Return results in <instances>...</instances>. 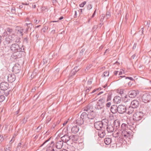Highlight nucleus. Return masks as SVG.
<instances>
[{
	"label": "nucleus",
	"mask_w": 151,
	"mask_h": 151,
	"mask_svg": "<svg viewBox=\"0 0 151 151\" xmlns=\"http://www.w3.org/2000/svg\"><path fill=\"white\" fill-rule=\"evenodd\" d=\"M80 116L84 122L88 123L90 121V120H89L88 114L85 112H83Z\"/></svg>",
	"instance_id": "1a4fd4ad"
},
{
	"label": "nucleus",
	"mask_w": 151,
	"mask_h": 151,
	"mask_svg": "<svg viewBox=\"0 0 151 151\" xmlns=\"http://www.w3.org/2000/svg\"><path fill=\"white\" fill-rule=\"evenodd\" d=\"M76 124H77L78 125H82L84 122L83 120L82 119V118H81V116L76 119Z\"/></svg>",
	"instance_id": "a211bd4d"
},
{
	"label": "nucleus",
	"mask_w": 151,
	"mask_h": 151,
	"mask_svg": "<svg viewBox=\"0 0 151 151\" xmlns=\"http://www.w3.org/2000/svg\"><path fill=\"white\" fill-rule=\"evenodd\" d=\"M96 28H97V27H96V26H94L93 28V29L94 30H95L96 29Z\"/></svg>",
	"instance_id": "69168bd1"
},
{
	"label": "nucleus",
	"mask_w": 151,
	"mask_h": 151,
	"mask_svg": "<svg viewBox=\"0 0 151 151\" xmlns=\"http://www.w3.org/2000/svg\"><path fill=\"white\" fill-rule=\"evenodd\" d=\"M34 21L37 24L39 22V21H38L37 19H35Z\"/></svg>",
	"instance_id": "bf43d9fd"
},
{
	"label": "nucleus",
	"mask_w": 151,
	"mask_h": 151,
	"mask_svg": "<svg viewBox=\"0 0 151 151\" xmlns=\"http://www.w3.org/2000/svg\"><path fill=\"white\" fill-rule=\"evenodd\" d=\"M24 29L22 27H20V29L18 30V33L20 34L22 36L23 35V32L24 31Z\"/></svg>",
	"instance_id": "bb28decb"
},
{
	"label": "nucleus",
	"mask_w": 151,
	"mask_h": 151,
	"mask_svg": "<svg viewBox=\"0 0 151 151\" xmlns=\"http://www.w3.org/2000/svg\"><path fill=\"white\" fill-rule=\"evenodd\" d=\"M104 17V15H102L100 19V21L101 22L103 21Z\"/></svg>",
	"instance_id": "79ce46f5"
},
{
	"label": "nucleus",
	"mask_w": 151,
	"mask_h": 151,
	"mask_svg": "<svg viewBox=\"0 0 151 151\" xmlns=\"http://www.w3.org/2000/svg\"><path fill=\"white\" fill-rule=\"evenodd\" d=\"M88 115L89 120H92L93 119L95 118L96 116V114L93 111H92L90 113H89L88 114Z\"/></svg>",
	"instance_id": "dca6fc26"
},
{
	"label": "nucleus",
	"mask_w": 151,
	"mask_h": 151,
	"mask_svg": "<svg viewBox=\"0 0 151 151\" xmlns=\"http://www.w3.org/2000/svg\"><path fill=\"white\" fill-rule=\"evenodd\" d=\"M95 128L98 130H101V128H105L104 124L101 121H99L95 122L94 124Z\"/></svg>",
	"instance_id": "0eeeda50"
},
{
	"label": "nucleus",
	"mask_w": 151,
	"mask_h": 151,
	"mask_svg": "<svg viewBox=\"0 0 151 151\" xmlns=\"http://www.w3.org/2000/svg\"><path fill=\"white\" fill-rule=\"evenodd\" d=\"M111 96H108L107 98V101L111 100Z\"/></svg>",
	"instance_id": "09e8293b"
},
{
	"label": "nucleus",
	"mask_w": 151,
	"mask_h": 151,
	"mask_svg": "<svg viewBox=\"0 0 151 151\" xmlns=\"http://www.w3.org/2000/svg\"><path fill=\"white\" fill-rule=\"evenodd\" d=\"M111 142V139L109 138H106L104 139V142L106 145H109Z\"/></svg>",
	"instance_id": "b1692460"
},
{
	"label": "nucleus",
	"mask_w": 151,
	"mask_h": 151,
	"mask_svg": "<svg viewBox=\"0 0 151 151\" xmlns=\"http://www.w3.org/2000/svg\"><path fill=\"white\" fill-rule=\"evenodd\" d=\"M76 136L73 135L70 136V140H72L73 142L77 140V139L76 138Z\"/></svg>",
	"instance_id": "c85d7f7f"
},
{
	"label": "nucleus",
	"mask_w": 151,
	"mask_h": 151,
	"mask_svg": "<svg viewBox=\"0 0 151 151\" xmlns=\"http://www.w3.org/2000/svg\"><path fill=\"white\" fill-rule=\"evenodd\" d=\"M14 34V32L13 29L12 28H7L5 30V31L3 33V35L4 36H8L10 35L11 36H14V35L13 36H11L12 35H13Z\"/></svg>",
	"instance_id": "6e6552de"
},
{
	"label": "nucleus",
	"mask_w": 151,
	"mask_h": 151,
	"mask_svg": "<svg viewBox=\"0 0 151 151\" xmlns=\"http://www.w3.org/2000/svg\"><path fill=\"white\" fill-rule=\"evenodd\" d=\"M129 15H128L127 14L125 16V19L126 20H127L128 18V17H129Z\"/></svg>",
	"instance_id": "603ef678"
},
{
	"label": "nucleus",
	"mask_w": 151,
	"mask_h": 151,
	"mask_svg": "<svg viewBox=\"0 0 151 151\" xmlns=\"http://www.w3.org/2000/svg\"><path fill=\"white\" fill-rule=\"evenodd\" d=\"M117 135L116 137H119L117 139V143L116 144L117 147H122L123 144V131L121 129L120 131H118L116 133Z\"/></svg>",
	"instance_id": "7ed1b4c3"
},
{
	"label": "nucleus",
	"mask_w": 151,
	"mask_h": 151,
	"mask_svg": "<svg viewBox=\"0 0 151 151\" xmlns=\"http://www.w3.org/2000/svg\"><path fill=\"white\" fill-rule=\"evenodd\" d=\"M104 101V99L103 98H101L99 100V101L103 102Z\"/></svg>",
	"instance_id": "37998d69"
},
{
	"label": "nucleus",
	"mask_w": 151,
	"mask_h": 151,
	"mask_svg": "<svg viewBox=\"0 0 151 151\" xmlns=\"http://www.w3.org/2000/svg\"><path fill=\"white\" fill-rule=\"evenodd\" d=\"M92 82V81L91 79L89 80L88 81V85H91Z\"/></svg>",
	"instance_id": "c03bdc74"
},
{
	"label": "nucleus",
	"mask_w": 151,
	"mask_h": 151,
	"mask_svg": "<svg viewBox=\"0 0 151 151\" xmlns=\"http://www.w3.org/2000/svg\"><path fill=\"white\" fill-rule=\"evenodd\" d=\"M108 132H112L114 130V128L112 125H107L106 128Z\"/></svg>",
	"instance_id": "412c9836"
},
{
	"label": "nucleus",
	"mask_w": 151,
	"mask_h": 151,
	"mask_svg": "<svg viewBox=\"0 0 151 151\" xmlns=\"http://www.w3.org/2000/svg\"><path fill=\"white\" fill-rule=\"evenodd\" d=\"M128 85L129 86H130L132 85V83L131 82H129V83H128Z\"/></svg>",
	"instance_id": "0e129e2a"
},
{
	"label": "nucleus",
	"mask_w": 151,
	"mask_h": 151,
	"mask_svg": "<svg viewBox=\"0 0 151 151\" xmlns=\"http://www.w3.org/2000/svg\"><path fill=\"white\" fill-rule=\"evenodd\" d=\"M89 108H88V107H86V108L84 109V111H87L89 110Z\"/></svg>",
	"instance_id": "4d7b16f0"
},
{
	"label": "nucleus",
	"mask_w": 151,
	"mask_h": 151,
	"mask_svg": "<svg viewBox=\"0 0 151 151\" xmlns=\"http://www.w3.org/2000/svg\"><path fill=\"white\" fill-rule=\"evenodd\" d=\"M28 38L27 36L26 37L24 38V42H25L26 43H27L28 42Z\"/></svg>",
	"instance_id": "72a5a7b5"
},
{
	"label": "nucleus",
	"mask_w": 151,
	"mask_h": 151,
	"mask_svg": "<svg viewBox=\"0 0 151 151\" xmlns=\"http://www.w3.org/2000/svg\"><path fill=\"white\" fill-rule=\"evenodd\" d=\"M14 141V137H12V139H11V140L10 141V142H11V143H12Z\"/></svg>",
	"instance_id": "8fccbe9b"
},
{
	"label": "nucleus",
	"mask_w": 151,
	"mask_h": 151,
	"mask_svg": "<svg viewBox=\"0 0 151 151\" xmlns=\"http://www.w3.org/2000/svg\"><path fill=\"white\" fill-rule=\"evenodd\" d=\"M79 130V127L77 126L73 127L71 129V132L74 134L77 133Z\"/></svg>",
	"instance_id": "2eb2a0df"
},
{
	"label": "nucleus",
	"mask_w": 151,
	"mask_h": 151,
	"mask_svg": "<svg viewBox=\"0 0 151 151\" xmlns=\"http://www.w3.org/2000/svg\"><path fill=\"white\" fill-rule=\"evenodd\" d=\"M63 145V142L61 140L58 141L56 144V148L58 149H60Z\"/></svg>",
	"instance_id": "f3484780"
},
{
	"label": "nucleus",
	"mask_w": 151,
	"mask_h": 151,
	"mask_svg": "<svg viewBox=\"0 0 151 151\" xmlns=\"http://www.w3.org/2000/svg\"><path fill=\"white\" fill-rule=\"evenodd\" d=\"M36 7V5L34 4L32 5V8H35Z\"/></svg>",
	"instance_id": "338daca9"
},
{
	"label": "nucleus",
	"mask_w": 151,
	"mask_h": 151,
	"mask_svg": "<svg viewBox=\"0 0 151 151\" xmlns=\"http://www.w3.org/2000/svg\"><path fill=\"white\" fill-rule=\"evenodd\" d=\"M103 107V105L102 104H100L99 102L97 103L95 106V109L98 110L101 109Z\"/></svg>",
	"instance_id": "4be33fe9"
},
{
	"label": "nucleus",
	"mask_w": 151,
	"mask_h": 151,
	"mask_svg": "<svg viewBox=\"0 0 151 151\" xmlns=\"http://www.w3.org/2000/svg\"><path fill=\"white\" fill-rule=\"evenodd\" d=\"M123 99V114L124 113L129 114H132L133 111V108H137L139 105V101L137 100H134L132 101L130 104L127 98V96L126 95Z\"/></svg>",
	"instance_id": "f257e3e1"
},
{
	"label": "nucleus",
	"mask_w": 151,
	"mask_h": 151,
	"mask_svg": "<svg viewBox=\"0 0 151 151\" xmlns=\"http://www.w3.org/2000/svg\"><path fill=\"white\" fill-rule=\"evenodd\" d=\"M114 124L116 127H117L120 125V122L118 120H115L114 122Z\"/></svg>",
	"instance_id": "cd10ccee"
},
{
	"label": "nucleus",
	"mask_w": 151,
	"mask_h": 151,
	"mask_svg": "<svg viewBox=\"0 0 151 151\" xmlns=\"http://www.w3.org/2000/svg\"><path fill=\"white\" fill-rule=\"evenodd\" d=\"M6 151H10V149L9 147H8V148H6L5 150Z\"/></svg>",
	"instance_id": "864d4df0"
},
{
	"label": "nucleus",
	"mask_w": 151,
	"mask_h": 151,
	"mask_svg": "<svg viewBox=\"0 0 151 151\" xmlns=\"http://www.w3.org/2000/svg\"><path fill=\"white\" fill-rule=\"evenodd\" d=\"M110 16V15L109 12H107L106 15V19H108L109 18Z\"/></svg>",
	"instance_id": "e433bc0d"
},
{
	"label": "nucleus",
	"mask_w": 151,
	"mask_h": 151,
	"mask_svg": "<svg viewBox=\"0 0 151 151\" xmlns=\"http://www.w3.org/2000/svg\"><path fill=\"white\" fill-rule=\"evenodd\" d=\"M12 13L13 14H14L16 13L15 8L14 7H12L11 9Z\"/></svg>",
	"instance_id": "473e14b6"
},
{
	"label": "nucleus",
	"mask_w": 151,
	"mask_h": 151,
	"mask_svg": "<svg viewBox=\"0 0 151 151\" xmlns=\"http://www.w3.org/2000/svg\"><path fill=\"white\" fill-rule=\"evenodd\" d=\"M125 78V79H129V80H132V81H133L134 80V79L132 77H125V76H123V78Z\"/></svg>",
	"instance_id": "f704fd0d"
},
{
	"label": "nucleus",
	"mask_w": 151,
	"mask_h": 151,
	"mask_svg": "<svg viewBox=\"0 0 151 151\" xmlns=\"http://www.w3.org/2000/svg\"><path fill=\"white\" fill-rule=\"evenodd\" d=\"M96 9L95 10L94 12V13L92 15V17H93L95 15V14L96 13Z\"/></svg>",
	"instance_id": "5fc2aeb1"
},
{
	"label": "nucleus",
	"mask_w": 151,
	"mask_h": 151,
	"mask_svg": "<svg viewBox=\"0 0 151 151\" xmlns=\"http://www.w3.org/2000/svg\"><path fill=\"white\" fill-rule=\"evenodd\" d=\"M9 86L8 83L6 82H2L0 84V87L2 90H6Z\"/></svg>",
	"instance_id": "9b49d317"
},
{
	"label": "nucleus",
	"mask_w": 151,
	"mask_h": 151,
	"mask_svg": "<svg viewBox=\"0 0 151 151\" xmlns=\"http://www.w3.org/2000/svg\"><path fill=\"white\" fill-rule=\"evenodd\" d=\"M4 38L3 40V43L4 45H7L9 43L12 42L14 40V37L10 35L4 36Z\"/></svg>",
	"instance_id": "39448f33"
},
{
	"label": "nucleus",
	"mask_w": 151,
	"mask_h": 151,
	"mask_svg": "<svg viewBox=\"0 0 151 151\" xmlns=\"http://www.w3.org/2000/svg\"><path fill=\"white\" fill-rule=\"evenodd\" d=\"M47 59L46 58H45L43 59V64H44L47 63Z\"/></svg>",
	"instance_id": "ea45409f"
},
{
	"label": "nucleus",
	"mask_w": 151,
	"mask_h": 151,
	"mask_svg": "<svg viewBox=\"0 0 151 151\" xmlns=\"http://www.w3.org/2000/svg\"><path fill=\"white\" fill-rule=\"evenodd\" d=\"M143 114L141 111H137L135 113L133 116L134 120L137 121L140 120L142 118Z\"/></svg>",
	"instance_id": "20e7f679"
},
{
	"label": "nucleus",
	"mask_w": 151,
	"mask_h": 151,
	"mask_svg": "<svg viewBox=\"0 0 151 151\" xmlns=\"http://www.w3.org/2000/svg\"><path fill=\"white\" fill-rule=\"evenodd\" d=\"M22 5H28L29 4V3H22Z\"/></svg>",
	"instance_id": "13d9d810"
},
{
	"label": "nucleus",
	"mask_w": 151,
	"mask_h": 151,
	"mask_svg": "<svg viewBox=\"0 0 151 151\" xmlns=\"http://www.w3.org/2000/svg\"><path fill=\"white\" fill-rule=\"evenodd\" d=\"M117 92L118 93H119L122 95L123 94V89H118L117 90Z\"/></svg>",
	"instance_id": "2f4dec72"
},
{
	"label": "nucleus",
	"mask_w": 151,
	"mask_h": 151,
	"mask_svg": "<svg viewBox=\"0 0 151 151\" xmlns=\"http://www.w3.org/2000/svg\"><path fill=\"white\" fill-rule=\"evenodd\" d=\"M23 7V6L22 5H20L19 6V9H21V8H22Z\"/></svg>",
	"instance_id": "774afa93"
},
{
	"label": "nucleus",
	"mask_w": 151,
	"mask_h": 151,
	"mask_svg": "<svg viewBox=\"0 0 151 151\" xmlns=\"http://www.w3.org/2000/svg\"><path fill=\"white\" fill-rule=\"evenodd\" d=\"M89 88H88L87 89L86 91V94L88 93L89 92Z\"/></svg>",
	"instance_id": "3c124183"
},
{
	"label": "nucleus",
	"mask_w": 151,
	"mask_h": 151,
	"mask_svg": "<svg viewBox=\"0 0 151 151\" xmlns=\"http://www.w3.org/2000/svg\"><path fill=\"white\" fill-rule=\"evenodd\" d=\"M103 124H104V127H105V126H107L108 124V119H105L102 120V121H101Z\"/></svg>",
	"instance_id": "393cba45"
},
{
	"label": "nucleus",
	"mask_w": 151,
	"mask_h": 151,
	"mask_svg": "<svg viewBox=\"0 0 151 151\" xmlns=\"http://www.w3.org/2000/svg\"><path fill=\"white\" fill-rule=\"evenodd\" d=\"M85 50L84 49H82L81 50V51L80 53H83V52L85 51Z\"/></svg>",
	"instance_id": "052dcab7"
},
{
	"label": "nucleus",
	"mask_w": 151,
	"mask_h": 151,
	"mask_svg": "<svg viewBox=\"0 0 151 151\" xmlns=\"http://www.w3.org/2000/svg\"><path fill=\"white\" fill-rule=\"evenodd\" d=\"M118 107L116 105H112L111 108V111L113 114H115L117 111Z\"/></svg>",
	"instance_id": "6ab92c4d"
},
{
	"label": "nucleus",
	"mask_w": 151,
	"mask_h": 151,
	"mask_svg": "<svg viewBox=\"0 0 151 151\" xmlns=\"http://www.w3.org/2000/svg\"><path fill=\"white\" fill-rule=\"evenodd\" d=\"M4 138L3 137L2 135H0V143L2 142V141L4 140Z\"/></svg>",
	"instance_id": "a19ab883"
},
{
	"label": "nucleus",
	"mask_w": 151,
	"mask_h": 151,
	"mask_svg": "<svg viewBox=\"0 0 151 151\" xmlns=\"http://www.w3.org/2000/svg\"><path fill=\"white\" fill-rule=\"evenodd\" d=\"M109 75V71H105L102 75V76L103 77H105L108 76Z\"/></svg>",
	"instance_id": "c756f323"
},
{
	"label": "nucleus",
	"mask_w": 151,
	"mask_h": 151,
	"mask_svg": "<svg viewBox=\"0 0 151 151\" xmlns=\"http://www.w3.org/2000/svg\"><path fill=\"white\" fill-rule=\"evenodd\" d=\"M139 93V91L138 90H132L130 91L129 93V97L131 98H134L137 94Z\"/></svg>",
	"instance_id": "9d476101"
},
{
	"label": "nucleus",
	"mask_w": 151,
	"mask_h": 151,
	"mask_svg": "<svg viewBox=\"0 0 151 151\" xmlns=\"http://www.w3.org/2000/svg\"><path fill=\"white\" fill-rule=\"evenodd\" d=\"M136 44H134L133 47V49H134L136 47Z\"/></svg>",
	"instance_id": "e2e57ef3"
},
{
	"label": "nucleus",
	"mask_w": 151,
	"mask_h": 151,
	"mask_svg": "<svg viewBox=\"0 0 151 151\" xmlns=\"http://www.w3.org/2000/svg\"><path fill=\"white\" fill-rule=\"evenodd\" d=\"M10 49L11 50L14 52L12 55L13 58L16 59L19 58L18 55L17 56V52H23L24 51V49L22 47H20L19 45L17 44H14L10 46Z\"/></svg>",
	"instance_id": "f03ea898"
},
{
	"label": "nucleus",
	"mask_w": 151,
	"mask_h": 151,
	"mask_svg": "<svg viewBox=\"0 0 151 151\" xmlns=\"http://www.w3.org/2000/svg\"><path fill=\"white\" fill-rule=\"evenodd\" d=\"M78 67H75L71 71L70 74L69 76L71 77L73 76L79 70V69H78Z\"/></svg>",
	"instance_id": "4468645a"
},
{
	"label": "nucleus",
	"mask_w": 151,
	"mask_h": 151,
	"mask_svg": "<svg viewBox=\"0 0 151 151\" xmlns=\"http://www.w3.org/2000/svg\"><path fill=\"white\" fill-rule=\"evenodd\" d=\"M49 139H48V140H46V141H45V142L43 143L42 145V146H43L44 145L46 142H47L49 140Z\"/></svg>",
	"instance_id": "680f3d73"
},
{
	"label": "nucleus",
	"mask_w": 151,
	"mask_h": 151,
	"mask_svg": "<svg viewBox=\"0 0 151 151\" xmlns=\"http://www.w3.org/2000/svg\"><path fill=\"white\" fill-rule=\"evenodd\" d=\"M113 101L114 103L117 104L119 103L121 101V98L119 96H116L114 97Z\"/></svg>",
	"instance_id": "aec40b11"
},
{
	"label": "nucleus",
	"mask_w": 151,
	"mask_h": 151,
	"mask_svg": "<svg viewBox=\"0 0 151 151\" xmlns=\"http://www.w3.org/2000/svg\"><path fill=\"white\" fill-rule=\"evenodd\" d=\"M92 5L91 4H89L88 5L87 7V9L88 10H90L92 8Z\"/></svg>",
	"instance_id": "4c0bfd02"
},
{
	"label": "nucleus",
	"mask_w": 151,
	"mask_h": 151,
	"mask_svg": "<svg viewBox=\"0 0 151 151\" xmlns=\"http://www.w3.org/2000/svg\"><path fill=\"white\" fill-rule=\"evenodd\" d=\"M119 71H115L114 72V73L115 75H116L118 74Z\"/></svg>",
	"instance_id": "6e6d98bb"
},
{
	"label": "nucleus",
	"mask_w": 151,
	"mask_h": 151,
	"mask_svg": "<svg viewBox=\"0 0 151 151\" xmlns=\"http://www.w3.org/2000/svg\"><path fill=\"white\" fill-rule=\"evenodd\" d=\"M61 141L65 143H67L70 140V136L67 134H65L63 136L61 137Z\"/></svg>",
	"instance_id": "ddd939ff"
},
{
	"label": "nucleus",
	"mask_w": 151,
	"mask_h": 151,
	"mask_svg": "<svg viewBox=\"0 0 151 151\" xmlns=\"http://www.w3.org/2000/svg\"><path fill=\"white\" fill-rule=\"evenodd\" d=\"M98 135L100 137L103 138L105 136V133L104 131H100L99 132Z\"/></svg>",
	"instance_id": "a878e982"
},
{
	"label": "nucleus",
	"mask_w": 151,
	"mask_h": 151,
	"mask_svg": "<svg viewBox=\"0 0 151 151\" xmlns=\"http://www.w3.org/2000/svg\"><path fill=\"white\" fill-rule=\"evenodd\" d=\"M151 98V95L149 93L144 94L142 97V101L145 103H147L150 101Z\"/></svg>",
	"instance_id": "423d86ee"
},
{
	"label": "nucleus",
	"mask_w": 151,
	"mask_h": 151,
	"mask_svg": "<svg viewBox=\"0 0 151 151\" xmlns=\"http://www.w3.org/2000/svg\"><path fill=\"white\" fill-rule=\"evenodd\" d=\"M86 2L85 1H84L81 4H80L79 5V6L81 7H83L84 5L86 4Z\"/></svg>",
	"instance_id": "c9c22d12"
},
{
	"label": "nucleus",
	"mask_w": 151,
	"mask_h": 151,
	"mask_svg": "<svg viewBox=\"0 0 151 151\" xmlns=\"http://www.w3.org/2000/svg\"><path fill=\"white\" fill-rule=\"evenodd\" d=\"M91 67V65H89L88 66H87L86 67V69L87 70H88Z\"/></svg>",
	"instance_id": "de8ad7c7"
},
{
	"label": "nucleus",
	"mask_w": 151,
	"mask_h": 151,
	"mask_svg": "<svg viewBox=\"0 0 151 151\" xmlns=\"http://www.w3.org/2000/svg\"><path fill=\"white\" fill-rule=\"evenodd\" d=\"M109 118L111 120H112L114 119V116L113 115H110L109 116Z\"/></svg>",
	"instance_id": "49530a36"
},
{
	"label": "nucleus",
	"mask_w": 151,
	"mask_h": 151,
	"mask_svg": "<svg viewBox=\"0 0 151 151\" xmlns=\"http://www.w3.org/2000/svg\"><path fill=\"white\" fill-rule=\"evenodd\" d=\"M5 96L3 95H0V103L3 102L5 99Z\"/></svg>",
	"instance_id": "7c9ffc66"
},
{
	"label": "nucleus",
	"mask_w": 151,
	"mask_h": 151,
	"mask_svg": "<svg viewBox=\"0 0 151 151\" xmlns=\"http://www.w3.org/2000/svg\"><path fill=\"white\" fill-rule=\"evenodd\" d=\"M123 106L122 105H120L118 107V109H117V111L120 114L123 113Z\"/></svg>",
	"instance_id": "5701e85b"
},
{
	"label": "nucleus",
	"mask_w": 151,
	"mask_h": 151,
	"mask_svg": "<svg viewBox=\"0 0 151 151\" xmlns=\"http://www.w3.org/2000/svg\"><path fill=\"white\" fill-rule=\"evenodd\" d=\"M7 77L8 81L10 83L14 82L16 79L15 76L14 74H9Z\"/></svg>",
	"instance_id": "f8f14e48"
},
{
	"label": "nucleus",
	"mask_w": 151,
	"mask_h": 151,
	"mask_svg": "<svg viewBox=\"0 0 151 151\" xmlns=\"http://www.w3.org/2000/svg\"><path fill=\"white\" fill-rule=\"evenodd\" d=\"M150 20L147 21V25L148 27L149 28L150 27Z\"/></svg>",
	"instance_id": "a18cd8bd"
},
{
	"label": "nucleus",
	"mask_w": 151,
	"mask_h": 151,
	"mask_svg": "<svg viewBox=\"0 0 151 151\" xmlns=\"http://www.w3.org/2000/svg\"><path fill=\"white\" fill-rule=\"evenodd\" d=\"M111 103L110 102H107L106 104V106L107 107H109L111 106Z\"/></svg>",
	"instance_id": "58836bf2"
}]
</instances>
